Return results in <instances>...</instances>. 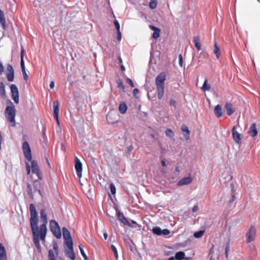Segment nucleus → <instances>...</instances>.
<instances>
[{
    "label": "nucleus",
    "mask_w": 260,
    "mask_h": 260,
    "mask_svg": "<svg viewBox=\"0 0 260 260\" xmlns=\"http://www.w3.org/2000/svg\"><path fill=\"white\" fill-rule=\"evenodd\" d=\"M29 208L30 215L29 218L30 225L32 238H38L39 241L40 240L45 241L47 232V228H45L44 225L42 228L38 226L39 219L35 205L33 203H31L29 204Z\"/></svg>",
    "instance_id": "f257e3e1"
},
{
    "label": "nucleus",
    "mask_w": 260,
    "mask_h": 260,
    "mask_svg": "<svg viewBox=\"0 0 260 260\" xmlns=\"http://www.w3.org/2000/svg\"><path fill=\"white\" fill-rule=\"evenodd\" d=\"M166 74L165 72L160 73L155 78V85L157 92V97L161 100L165 92V83L166 80Z\"/></svg>",
    "instance_id": "f03ea898"
},
{
    "label": "nucleus",
    "mask_w": 260,
    "mask_h": 260,
    "mask_svg": "<svg viewBox=\"0 0 260 260\" xmlns=\"http://www.w3.org/2000/svg\"><path fill=\"white\" fill-rule=\"evenodd\" d=\"M7 106L5 109V114L8 121L12 123V126L16 125L15 116L16 109L15 106L10 99L6 100Z\"/></svg>",
    "instance_id": "7ed1b4c3"
},
{
    "label": "nucleus",
    "mask_w": 260,
    "mask_h": 260,
    "mask_svg": "<svg viewBox=\"0 0 260 260\" xmlns=\"http://www.w3.org/2000/svg\"><path fill=\"white\" fill-rule=\"evenodd\" d=\"M113 208L115 210L118 220L124 225H126L131 228H134L133 225L131 224L129 219L124 215L116 204H114Z\"/></svg>",
    "instance_id": "20e7f679"
},
{
    "label": "nucleus",
    "mask_w": 260,
    "mask_h": 260,
    "mask_svg": "<svg viewBox=\"0 0 260 260\" xmlns=\"http://www.w3.org/2000/svg\"><path fill=\"white\" fill-rule=\"evenodd\" d=\"M49 229L53 235L57 239L61 238V230L57 221L51 219L50 221Z\"/></svg>",
    "instance_id": "39448f33"
},
{
    "label": "nucleus",
    "mask_w": 260,
    "mask_h": 260,
    "mask_svg": "<svg viewBox=\"0 0 260 260\" xmlns=\"http://www.w3.org/2000/svg\"><path fill=\"white\" fill-rule=\"evenodd\" d=\"M63 239V245L73 244L72 237L70 231L66 226H63L61 230V233Z\"/></svg>",
    "instance_id": "423d86ee"
},
{
    "label": "nucleus",
    "mask_w": 260,
    "mask_h": 260,
    "mask_svg": "<svg viewBox=\"0 0 260 260\" xmlns=\"http://www.w3.org/2000/svg\"><path fill=\"white\" fill-rule=\"evenodd\" d=\"M22 149L25 159L27 160V161L31 160V150L28 141L22 142Z\"/></svg>",
    "instance_id": "0eeeda50"
},
{
    "label": "nucleus",
    "mask_w": 260,
    "mask_h": 260,
    "mask_svg": "<svg viewBox=\"0 0 260 260\" xmlns=\"http://www.w3.org/2000/svg\"><path fill=\"white\" fill-rule=\"evenodd\" d=\"M63 246L65 255L71 260H75L76 255L74 250V243Z\"/></svg>",
    "instance_id": "6e6552de"
},
{
    "label": "nucleus",
    "mask_w": 260,
    "mask_h": 260,
    "mask_svg": "<svg viewBox=\"0 0 260 260\" xmlns=\"http://www.w3.org/2000/svg\"><path fill=\"white\" fill-rule=\"evenodd\" d=\"M256 234V230L254 225L251 224L246 234V241L249 243L255 239Z\"/></svg>",
    "instance_id": "1a4fd4ad"
},
{
    "label": "nucleus",
    "mask_w": 260,
    "mask_h": 260,
    "mask_svg": "<svg viewBox=\"0 0 260 260\" xmlns=\"http://www.w3.org/2000/svg\"><path fill=\"white\" fill-rule=\"evenodd\" d=\"M11 93V98L15 103L18 104L19 102V92L18 87L15 84H11L10 86Z\"/></svg>",
    "instance_id": "9d476101"
},
{
    "label": "nucleus",
    "mask_w": 260,
    "mask_h": 260,
    "mask_svg": "<svg viewBox=\"0 0 260 260\" xmlns=\"http://www.w3.org/2000/svg\"><path fill=\"white\" fill-rule=\"evenodd\" d=\"M152 232L155 235L158 236H166L170 234V231L168 229H161L158 226H154L151 230Z\"/></svg>",
    "instance_id": "9b49d317"
},
{
    "label": "nucleus",
    "mask_w": 260,
    "mask_h": 260,
    "mask_svg": "<svg viewBox=\"0 0 260 260\" xmlns=\"http://www.w3.org/2000/svg\"><path fill=\"white\" fill-rule=\"evenodd\" d=\"M74 167L77 177L80 179L82 176L83 165L80 159L77 157H75Z\"/></svg>",
    "instance_id": "f8f14e48"
},
{
    "label": "nucleus",
    "mask_w": 260,
    "mask_h": 260,
    "mask_svg": "<svg viewBox=\"0 0 260 260\" xmlns=\"http://www.w3.org/2000/svg\"><path fill=\"white\" fill-rule=\"evenodd\" d=\"M232 137L234 142L238 145L241 144V141L243 138L242 134L238 133L236 130V126H234L232 129Z\"/></svg>",
    "instance_id": "ddd939ff"
},
{
    "label": "nucleus",
    "mask_w": 260,
    "mask_h": 260,
    "mask_svg": "<svg viewBox=\"0 0 260 260\" xmlns=\"http://www.w3.org/2000/svg\"><path fill=\"white\" fill-rule=\"evenodd\" d=\"M5 74L9 82H12L14 81L15 79L14 70L11 64L9 63L7 64Z\"/></svg>",
    "instance_id": "4468645a"
},
{
    "label": "nucleus",
    "mask_w": 260,
    "mask_h": 260,
    "mask_svg": "<svg viewBox=\"0 0 260 260\" xmlns=\"http://www.w3.org/2000/svg\"><path fill=\"white\" fill-rule=\"evenodd\" d=\"M193 178L189 174L188 177H184L179 180L177 183V185L178 186H181L183 185H186L190 184L193 181Z\"/></svg>",
    "instance_id": "2eb2a0df"
},
{
    "label": "nucleus",
    "mask_w": 260,
    "mask_h": 260,
    "mask_svg": "<svg viewBox=\"0 0 260 260\" xmlns=\"http://www.w3.org/2000/svg\"><path fill=\"white\" fill-rule=\"evenodd\" d=\"M40 218L43 223L40 225V228H42L43 225L45 228H47V223L48 222L47 215L46 213L45 209H42L40 211Z\"/></svg>",
    "instance_id": "dca6fc26"
},
{
    "label": "nucleus",
    "mask_w": 260,
    "mask_h": 260,
    "mask_svg": "<svg viewBox=\"0 0 260 260\" xmlns=\"http://www.w3.org/2000/svg\"><path fill=\"white\" fill-rule=\"evenodd\" d=\"M185 253L183 251H177L175 256H170L168 260H183L185 256Z\"/></svg>",
    "instance_id": "f3484780"
},
{
    "label": "nucleus",
    "mask_w": 260,
    "mask_h": 260,
    "mask_svg": "<svg viewBox=\"0 0 260 260\" xmlns=\"http://www.w3.org/2000/svg\"><path fill=\"white\" fill-rule=\"evenodd\" d=\"M149 28L151 30L153 31L152 38L155 40L158 39L160 36V29L159 27L153 25H150Z\"/></svg>",
    "instance_id": "a211bd4d"
},
{
    "label": "nucleus",
    "mask_w": 260,
    "mask_h": 260,
    "mask_svg": "<svg viewBox=\"0 0 260 260\" xmlns=\"http://www.w3.org/2000/svg\"><path fill=\"white\" fill-rule=\"evenodd\" d=\"M181 131L184 133L183 138L185 140H189L190 139V131L188 127L185 125L183 124L181 127Z\"/></svg>",
    "instance_id": "6ab92c4d"
},
{
    "label": "nucleus",
    "mask_w": 260,
    "mask_h": 260,
    "mask_svg": "<svg viewBox=\"0 0 260 260\" xmlns=\"http://www.w3.org/2000/svg\"><path fill=\"white\" fill-rule=\"evenodd\" d=\"M7 254L5 247L0 242V260H7Z\"/></svg>",
    "instance_id": "aec40b11"
},
{
    "label": "nucleus",
    "mask_w": 260,
    "mask_h": 260,
    "mask_svg": "<svg viewBox=\"0 0 260 260\" xmlns=\"http://www.w3.org/2000/svg\"><path fill=\"white\" fill-rule=\"evenodd\" d=\"M248 133L252 138H254L257 135L258 131L255 123H253L251 124L248 131Z\"/></svg>",
    "instance_id": "412c9836"
},
{
    "label": "nucleus",
    "mask_w": 260,
    "mask_h": 260,
    "mask_svg": "<svg viewBox=\"0 0 260 260\" xmlns=\"http://www.w3.org/2000/svg\"><path fill=\"white\" fill-rule=\"evenodd\" d=\"M226 111V114L228 116L232 115L235 111V109L233 107L231 103H226L224 106Z\"/></svg>",
    "instance_id": "4be33fe9"
},
{
    "label": "nucleus",
    "mask_w": 260,
    "mask_h": 260,
    "mask_svg": "<svg viewBox=\"0 0 260 260\" xmlns=\"http://www.w3.org/2000/svg\"><path fill=\"white\" fill-rule=\"evenodd\" d=\"M30 161H31V172L33 174L37 173V172L41 171L37 160L31 159Z\"/></svg>",
    "instance_id": "5701e85b"
},
{
    "label": "nucleus",
    "mask_w": 260,
    "mask_h": 260,
    "mask_svg": "<svg viewBox=\"0 0 260 260\" xmlns=\"http://www.w3.org/2000/svg\"><path fill=\"white\" fill-rule=\"evenodd\" d=\"M214 113L217 118H220L222 116L223 113L221 105L218 104L215 106Z\"/></svg>",
    "instance_id": "b1692460"
},
{
    "label": "nucleus",
    "mask_w": 260,
    "mask_h": 260,
    "mask_svg": "<svg viewBox=\"0 0 260 260\" xmlns=\"http://www.w3.org/2000/svg\"><path fill=\"white\" fill-rule=\"evenodd\" d=\"M128 107L127 106L126 103L122 101L120 102L119 105L118 110L120 114H124L127 112Z\"/></svg>",
    "instance_id": "393cba45"
},
{
    "label": "nucleus",
    "mask_w": 260,
    "mask_h": 260,
    "mask_svg": "<svg viewBox=\"0 0 260 260\" xmlns=\"http://www.w3.org/2000/svg\"><path fill=\"white\" fill-rule=\"evenodd\" d=\"M0 96L4 99L7 97L5 85L3 82H0Z\"/></svg>",
    "instance_id": "a878e982"
},
{
    "label": "nucleus",
    "mask_w": 260,
    "mask_h": 260,
    "mask_svg": "<svg viewBox=\"0 0 260 260\" xmlns=\"http://www.w3.org/2000/svg\"><path fill=\"white\" fill-rule=\"evenodd\" d=\"M53 109L54 116L59 115V102L58 101H56L53 103Z\"/></svg>",
    "instance_id": "bb28decb"
},
{
    "label": "nucleus",
    "mask_w": 260,
    "mask_h": 260,
    "mask_svg": "<svg viewBox=\"0 0 260 260\" xmlns=\"http://www.w3.org/2000/svg\"><path fill=\"white\" fill-rule=\"evenodd\" d=\"M193 42L194 43V45L198 50H200L201 49V44L200 43V38L199 37H193Z\"/></svg>",
    "instance_id": "cd10ccee"
},
{
    "label": "nucleus",
    "mask_w": 260,
    "mask_h": 260,
    "mask_svg": "<svg viewBox=\"0 0 260 260\" xmlns=\"http://www.w3.org/2000/svg\"><path fill=\"white\" fill-rule=\"evenodd\" d=\"M211 88V85L208 83V79L206 78L204 81L201 89L204 91H209Z\"/></svg>",
    "instance_id": "c85d7f7f"
},
{
    "label": "nucleus",
    "mask_w": 260,
    "mask_h": 260,
    "mask_svg": "<svg viewBox=\"0 0 260 260\" xmlns=\"http://www.w3.org/2000/svg\"><path fill=\"white\" fill-rule=\"evenodd\" d=\"M214 53L216 58L219 59L221 55L220 50L216 42L214 44Z\"/></svg>",
    "instance_id": "c756f323"
},
{
    "label": "nucleus",
    "mask_w": 260,
    "mask_h": 260,
    "mask_svg": "<svg viewBox=\"0 0 260 260\" xmlns=\"http://www.w3.org/2000/svg\"><path fill=\"white\" fill-rule=\"evenodd\" d=\"M0 24L4 29H6V18L4 12L0 13Z\"/></svg>",
    "instance_id": "7c9ffc66"
},
{
    "label": "nucleus",
    "mask_w": 260,
    "mask_h": 260,
    "mask_svg": "<svg viewBox=\"0 0 260 260\" xmlns=\"http://www.w3.org/2000/svg\"><path fill=\"white\" fill-rule=\"evenodd\" d=\"M109 189L110 190L111 193H109L108 194L111 199H112L111 194L115 196L116 193V189L115 185L113 182H111L109 184Z\"/></svg>",
    "instance_id": "2f4dec72"
},
{
    "label": "nucleus",
    "mask_w": 260,
    "mask_h": 260,
    "mask_svg": "<svg viewBox=\"0 0 260 260\" xmlns=\"http://www.w3.org/2000/svg\"><path fill=\"white\" fill-rule=\"evenodd\" d=\"M26 190L31 200H34V194L32 191V187L29 183H27Z\"/></svg>",
    "instance_id": "473e14b6"
},
{
    "label": "nucleus",
    "mask_w": 260,
    "mask_h": 260,
    "mask_svg": "<svg viewBox=\"0 0 260 260\" xmlns=\"http://www.w3.org/2000/svg\"><path fill=\"white\" fill-rule=\"evenodd\" d=\"M78 247H79L80 253L84 258V260H88V257L87 256V255H86V254L85 253V252L84 250V246H83V245L81 244H80L78 245Z\"/></svg>",
    "instance_id": "72a5a7b5"
},
{
    "label": "nucleus",
    "mask_w": 260,
    "mask_h": 260,
    "mask_svg": "<svg viewBox=\"0 0 260 260\" xmlns=\"http://www.w3.org/2000/svg\"><path fill=\"white\" fill-rule=\"evenodd\" d=\"M205 232V230H200L196 231L193 233V236L194 238L199 239L201 238Z\"/></svg>",
    "instance_id": "f704fd0d"
},
{
    "label": "nucleus",
    "mask_w": 260,
    "mask_h": 260,
    "mask_svg": "<svg viewBox=\"0 0 260 260\" xmlns=\"http://www.w3.org/2000/svg\"><path fill=\"white\" fill-rule=\"evenodd\" d=\"M230 249V240L229 239L225 243V257L226 259H228L229 256V252Z\"/></svg>",
    "instance_id": "c9c22d12"
},
{
    "label": "nucleus",
    "mask_w": 260,
    "mask_h": 260,
    "mask_svg": "<svg viewBox=\"0 0 260 260\" xmlns=\"http://www.w3.org/2000/svg\"><path fill=\"white\" fill-rule=\"evenodd\" d=\"M166 136L170 138H173L175 135L174 132L171 128H167L165 131Z\"/></svg>",
    "instance_id": "e433bc0d"
},
{
    "label": "nucleus",
    "mask_w": 260,
    "mask_h": 260,
    "mask_svg": "<svg viewBox=\"0 0 260 260\" xmlns=\"http://www.w3.org/2000/svg\"><path fill=\"white\" fill-rule=\"evenodd\" d=\"M33 241L39 252H41V246L38 238H33Z\"/></svg>",
    "instance_id": "4c0bfd02"
},
{
    "label": "nucleus",
    "mask_w": 260,
    "mask_h": 260,
    "mask_svg": "<svg viewBox=\"0 0 260 260\" xmlns=\"http://www.w3.org/2000/svg\"><path fill=\"white\" fill-rule=\"evenodd\" d=\"M55 256L56 255H55L53 250L51 249H50L48 250V260H57V259L55 257Z\"/></svg>",
    "instance_id": "58836bf2"
},
{
    "label": "nucleus",
    "mask_w": 260,
    "mask_h": 260,
    "mask_svg": "<svg viewBox=\"0 0 260 260\" xmlns=\"http://www.w3.org/2000/svg\"><path fill=\"white\" fill-rule=\"evenodd\" d=\"M157 0H152L149 3V7L151 10L155 9L157 5Z\"/></svg>",
    "instance_id": "ea45409f"
},
{
    "label": "nucleus",
    "mask_w": 260,
    "mask_h": 260,
    "mask_svg": "<svg viewBox=\"0 0 260 260\" xmlns=\"http://www.w3.org/2000/svg\"><path fill=\"white\" fill-rule=\"evenodd\" d=\"M33 187L34 191H36L41 188L40 183L39 180H35L33 181Z\"/></svg>",
    "instance_id": "a19ab883"
},
{
    "label": "nucleus",
    "mask_w": 260,
    "mask_h": 260,
    "mask_svg": "<svg viewBox=\"0 0 260 260\" xmlns=\"http://www.w3.org/2000/svg\"><path fill=\"white\" fill-rule=\"evenodd\" d=\"M110 248H111V250L113 252V253H114L115 258L118 259V251H117V248L116 247V246L113 244H111L110 246Z\"/></svg>",
    "instance_id": "79ce46f5"
},
{
    "label": "nucleus",
    "mask_w": 260,
    "mask_h": 260,
    "mask_svg": "<svg viewBox=\"0 0 260 260\" xmlns=\"http://www.w3.org/2000/svg\"><path fill=\"white\" fill-rule=\"evenodd\" d=\"M116 82L117 83V87L122 89L123 91L125 92V86L123 85L122 80L118 78L116 80Z\"/></svg>",
    "instance_id": "37998d69"
},
{
    "label": "nucleus",
    "mask_w": 260,
    "mask_h": 260,
    "mask_svg": "<svg viewBox=\"0 0 260 260\" xmlns=\"http://www.w3.org/2000/svg\"><path fill=\"white\" fill-rule=\"evenodd\" d=\"M134 149V146L132 145H130L126 147L125 149V153L127 155H130L132 150Z\"/></svg>",
    "instance_id": "c03bdc74"
},
{
    "label": "nucleus",
    "mask_w": 260,
    "mask_h": 260,
    "mask_svg": "<svg viewBox=\"0 0 260 260\" xmlns=\"http://www.w3.org/2000/svg\"><path fill=\"white\" fill-rule=\"evenodd\" d=\"M114 24L115 25L116 31L120 30V23L118 22V21L117 19H115V20H114Z\"/></svg>",
    "instance_id": "a18cd8bd"
},
{
    "label": "nucleus",
    "mask_w": 260,
    "mask_h": 260,
    "mask_svg": "<svg viewBox=\"0 0 260 260\" xmlns=\"http://www.w3.org/2000/svg\"><path fill=\"white\" fill-rule=\"evenodd\" d=\"M45 129H46L45 125H43V128H42V137H43V139H44V141L45 142H46L47 141V136L45 134Z\"/></svg>",
    "instance_id": "49530a36"
},
{
    "label": "nucleus",
    "mask_w": 260,
    "mask_h": 260,
    "mask_svg": "<svg viewBox=\"0 0 260 260\" xmlns=\"http://www.w3.org/2000/svg\"><path fill=\"white\" fill-rule=\"evenodd\" d=\"M25 165L27 175H29L31 171V166L29 165V162L27 161L25 162Z\"/></svg>",
    "instance_id": "de8ad7c7"
},
{
    "label": "nucleus",
    "mask_w": 260,
    "mask_h": 260,
    "mask_svg": "<svg viewBox=\"0 0 260 260\" xmlns=\"http://www.w3.org/2000/svg\"><path fill=\"white\" fill-rule=\"evenodd\" d=\"M179 65L180 67H182L183 65V59L181 54H179L178 56Z\"/></svg>",
    "instance_id": "09e8293b"
},
{
    "label": "nucleus",
    "mask_w": 260,
    "mask_h": 260,
    "mask_svg": "<svg viewBox=\"0 0 260 260\" xmlns=\"http://www.w3.org/2000/svg\"><path fill=\"white\" fill-rule=\"evenodd\" d=\"M169 104L170 106L174 107L175 109L176 108L177 102L174 99H171L169 101Z\"/></svg>",
    "instance_id": "8fccbe9b"
},
{
    "label": "nucleus",
    "mask_w": 260,
    "mask_h": 260,
    "mask_svg": "<svg viewBox=\"0 0 260 260\" xmlns=\"http://www.w3.org/2000/svg\"><path fill=\"white\" fill-rule=\"evenodd\" d=\"M126 81L127 83H128L131 86V87H135V84H134L133 81L132 80V79H131L130 78H129L128 77H126Z\"/></svg>",
    "instance_id": "3c124183"
},
{
    "label": "nucleus",
    "mask_w": 260,
    "mask_h": 260,
    "mask_svg": "<svg viewBox=\"0 0 260 260\" xmlns=\"http://www.w3.org/2000/svg\"><path fill=\"white\" fill-rule=\"evenodd\" d=\"M140 92V90L138 88H136L133 89V93L135 98L138 99L139 97L137 94Z\"/></svg>",
    "instance_id": "603ef678"
},
{
    "label": "nucleus",
    "mask_w": 260,
    "mask_h": 260,
    "mask_svg": "<svg viewBox=\"0 0 260 260\" xmlns=\"http://www.w3.org/2000/svg\"><path fill=\"white\" fill-rule=\"evenodd\" d=\"M189 240H186L183 243H178L177 244V245L179 247H185L186 245L187 244V243L188 242Z\"/></svg>",
    "instance_id": "864d4df0"
},
{
    "label": "nucleus",
    "mask_w": 260,
    "mask_h": 260,
    "mask_svg": "<svg viewBox=\"0 0 260 260\" xmlns=\"http://www.w3.org/2000/svg\"><path fill=\"white\" fill-rule=\"evenodd\" d=\"M20 66L21 70H25V62L23 58H20Z\"/></svg>",
    "instance_id": "5fc2aeb1"
},
{
    "label": "nucleus",
    "mask_w": 260,
    "mask_h": 260,
    "mask_svg": "<svg viewBox=\"0 0 260 260\" xmlns=\"http://www.w3.org/2000/svg\"><path fill=\"white\" fill-rule=\"evenodd\" d=\"M129 222L131 223V224L132 225L133 224H135L136 225L139 229H141V225L138 224L135 220H133V219H130L129 220Z\"/></svg>",
    "instance_id": "6e6d98bb"
},
{
    "label": "nucleus",
    "mask_w": 260,
    "mask_h": 260,
    "mask_svg": "<svg viewBox=\"0 0 260 260\" xmlns=\"http://www.w3.org/2000/svg\"><path fill=\"white\" fill-rule=\"evenodd\" d=\"M117 39L119 42H120L122 39V34L120 30L117 31Z\"/></svg>",
    "instance_id": "4d7b16f0"
},
{
    "label": "nucleus",
    "mask_w": 260,
    "mask_h": 260,
    "mask_svg": "<svg viewBox=\"0 0 260 260\" xmlns=\"http://www.w3.org/2000/svg\"><path fill=\"white\" fill-rule=\"evenodd\" d=\"M21 71H22L23 77L24 80L27 81L28 78V76L26 73V70H21Z\"/></svg>",
    "instance_id": "13d9d810"
},
{
    "label": "nucleus",
    "mask_w": 260,
    "mask_h": 260,
    "mask_svg": "<svg viewBox=\"0 0 260 260\" xmlns=\"http://www.w3.org/2000/svg\"><path fill=\"white\" fill-rule=\"evenodd\" d=\"M54 117L56 122L57 126L60 128V123L59 119V115L54 116Z\"/></svg>",
    "instance_id": "bf43d9fd"
},
{
    "label": "nucleus",
    "mask_w": 260,
    "mask_h": 260,
    "mask_svg": "<svg viewBox=\"0 0 260 260\" xmlns=\"http://www.w3.org/2000/svg\"><path fill=\"white\" fill-rule=\"evenodd\" d=\"M25 54V49L24 47L21 45L20 50V58H23Z\"/></svg>",
    "instance_id": "052dcab7"
},
{
    "label": "nucleus",
    "mask_w": 260,
    "mask_h": 260,
    "mask_svg": "<svg viewBox=\"0 0 260 260\" xmlns=\"http://www.w3.org/2000/svg\"><path fill=\"white\" fill-rule=\"evenodd\" d=\"M53 251L55 250L58 249V244L55 240H54L53 241Z\"/></svg>",
    "instance_id": "680f3d73"
},
{
    "label": "nucleus",
    "mask_w": 260,
    "mask_h": 260,
    "mask_svg": "<svg viewBox=\"0 0 260 260\" xmlns=\"http://www.w3.org/2000/svg\"><path fill=\"white\" fill-rule=\"evenodd\" d=\"M35 174L37 176V177L39 180L42 179L43 177H42V175L41 171L37 172V173H35Z\"/></svg>",
    "instance_id": "e2e57ef3"
},
{
    "label": "nucleus",
    "mask_w": 260,
    "mask_h": 260,
    "mask_svg": "<svg viewBox=\"0 0 260 260\" xmlns=\"http://www.w3.org/2000/svg\"><path fill=\"white\" fill-rule=\"evenodd\" d=\"M199 209V208L198 205H194L191 209V211L192 212H196Z\"/></svg>",
    "instance_id": "0e129e2a"
},
{
    "label": "nucleus",
    "mask_w": 260,
    "mask_h": 260,
    "mask_svg": "<svg viewBox=\"0 0 260 260\" xmlns=\"http://www.w3.org/2000/svg\"><path fill=\"white\" fill-rule=\"evenodd\" d=\"M4 72V67L1 61H0V75Z\"/></svg>",
    "instance_id": "69168bd1"
},
{
    "label": "nucleus",
    "mask_w": 260,
    "mask_h": 260,
    "mask_svg": "<svg viewBox=\"0 0 260 260\" xmlns=\"http://www.w3.org/2000/svg\"><path fill=\"white\" fill-rule=\"evenodd\" d=\"M28 136H27V135H26L25 134H23L22 135V141H23V142L28 141Z\"/></svg>",
    "instance_id": "338daca9"
},
{
    "label": "nucleus",
    "mask_w": 260,
    "mask_h": 260,
    "mask_svg": "<svg viewBox=\"0 0 260 260\" xmlns=\"http://www.w3.org/2000/svg\"><path fill=\"white\" fill-rule=\"evenodd\" d=\"M160 163H161V165L163 167H167V163H166V159H163L161 160L160 161Z\"/></svg>",
    "instance_id": "774afa93"
}]
</instances>
